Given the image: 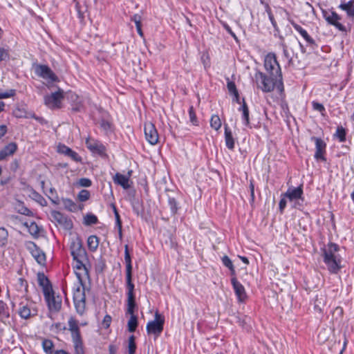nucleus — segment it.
<instances>
[{
    "label": "nucleus",
    "instance_id": "nucleus-1",
    "mask_svg": "<svg viewBox=\"0 0 354 354\" xmlns=\"http://www.w3.org/2000/svg\"><path fill=\"white\" fill-rule=\"evenodd\" d=\"M73 267L80 283V286L73 292V301L77 313L82 315L86 309L85 285L83 283V277H89L88 270L85 265L88 257L86 256L82 259L73 258Z\"/></svg>",
    "mask_w": 354,
    "mask_h": 354
},
{
    "label": "nucleus",
    "instance_id": "nucleus-2",
    "mask_svg": "<svg viewBox=\"0 0 354 354\" xmlns=\"http://www.w3.org/2000/svg\"><path fill=\"white\" fill-rule=\"evenodd\" d=\"M254 80L257 88L264 93L272 92L274 88L277 89L280 95L284 91L283 78H279L274 77V75L257 71L254 74Z\"/></svg>",
    "mask_w": 354,
    "mask_h": 354
},
{
    "label": "nucleus",
    "instance_id": "nucleus-3",
    "mask_svg": "<svg viewBox=\"0 0 354 354\" xmlns=\"http://www.w3.org/2000/svg\"><path fill=\"white\" fill-rule=\"evenodd\" d=\"M339 250L337 244L330 243L324 250V262L331 274H337L342 268V257L337 254Z\"/></svg>",
    "mask_w": 354,
    "mask_h": 354
},
{
    "label": "nucleus",
    "instance_id": "nucleus-4",
    "mask_svg": "<svg viewBox=\"0 0 354 354\" xmlns=\"http://www.w3.org/2000/svg\"><path fill=\"white\" fill-rule=\"evenodd\" d=\"M264 67L268 74L279 78H283L281 67L274 53H270L265 57Z\"/></svg>",
    "mask_w": 354,
    "mask_h": 354
},
{
    "label": "nucleus",
    "instance_id": "nucleus-5",
    "mask_svg": "<svg viewBox=\"0 0 354 354\" xmlns=\"http://www.w3.org/2000/svg\"><path fill=\"white\" fill-rule=\"evenodd\" d=\"M315 141L314 158L318 163H326L327 161L326 142L320 138H311Z\"/></svg>",
    "mask_w": 354,
    "mask_h": 354
},
{
    "label": "nucleus",
    "instance_id": "nucleus-6",
    "mask_svg": "<svg viewBox=\"0 0 354 354\" xmlns=\"http://www.w3.org/2000/svg\"><path fill=\"white\" fill-rule=\"evenodd\" d=\"M164 323V317H161L160 315L156 312L155 313L154 320L149 322L147 324L146 329L147 333L149 335H153L155 337H159L163 330Z\"/></svg>",
    "mask_w": 354,
    "mask_h": 354
},
{
    "label": "nucleus",
    "instance_id": "nucleus-7",
    "mask_svg": "<svg viewBox=\"0 0 354 354\" xmlns=\"http://www.w3.org/2000/svg\"><path fill=\"white\" fill-rule=\"evenodd\" d=\"M324 17L327 23L333 26H334L337 30L342 32L346 33L348 30L346 26H344L342 22V17L335 11H324Z\"/></svg>",
    "mask_w": 354,
    "mask_h": 354
},
{
    "label": "nucleus",
    "instance_id": "nucleus-8",
    "mask_svg": "<svg viewBox=\"0 0 354 354\" xmlns=\"http://www.w3.org/2000/svg\"><path fill=\"white\" fill-rule=\"evenodd\" d=\"M64 99V91L59 88L57 91L44 96V104L49 109H55L61 108L62 100Z\"/></svg>",
    "mask_w": 354,
    "mask_h": 354
},
{
    "label": "nucleus",
    "instance_id": "nucleus-9",
    "mask_svg": "<svg viewBox=\"0 0 354 354\" xmlns=\"http://www.w3.org/2000/svg\"><path fill=\"white\" fill-rule=\"evenodd\" d=\"M70 250L73 259H82L87 256L86 251L82 246V240L78 236L71 238L70 243Z\"/></svg>",
    "mask_w": 354,
    "mask_h": 354
},
{
    "label": "nucleus",
    "instance_id": "nucleus-10",
    "mask_svg": "<svg viewBox=\"0 0 354 354\" xmlns=\"http://www.w3.org/2000/svg\"><path fill=\"white\" fill-rule=\"evenodd\" d=\"M35 73L37 76L46 80L48 82L53 83L58 81L57 76L47 65H37L35 68Z\"/></svg>",
    "mask_w": 354,
    "mask_h": 354
},
{
    "label": "nucleus",
    "instance_id": "nucleus-11",
    "mask_svg": "<svg viewBox=\"0 0 354 354\" xmlns=\"http://www.w3.org/2000/svg\"><path fill=\"white\" fill-rule=\"evenodd\" d=\"M45 301L50 311L57 313L62 308V298L59 296H55L53 290L48 295H44Z\"/></svg>",
    "mask_w": 354,
    "mask_h": 354
},
{
    "label": "nucleus",
    "instance_id": "nucleus-12",
    "mask_svg": "<svg viewBox=\"0 0 354 354\" xmlns=\"http://www.w3.org/2000/svg\"><path fill=\"white\" fill-rule=\"evenodd\" d=\"M27 248L39 264L44 265L45 263V253L34 242H29Z\"/></svg>",
    "mask_w": 354,
    "mask_h": 354
},
{
    "label": "nucleus",
    "instance_id": "nucleus-13",
    "mask_svg": "<svg viewBox=\"0 0 354 354\" xmlns=\"http://www.w3.org/2000/svg\"><path fill=\"white\" fill-rule=\"evenodd\" d=\"M145 134L146 140L152 145L157 144L158 133L153 124L148 122L145 124Z\"/></svg>",
    "mask_w": 354,
    "mask_h": 354
},
{
    "label": "nucleus",
    "instance_id": "nucleus-14",
    "mask_svg": "<svg viewBox=\"0 0 354 354\" xmlns=\"http://www.w3.org/2000/svg\"><path fill=\"white\" fill-rule=\"evenodd\" d=\"M86 147L93 153H97L100 156L106 154V147L100 141L88 138L86 140Z\"/></svg>",
    "mask_w": 354,
    "mask_h": 354
},
{
    "label": "nucleus",
    "instance_id": "nucleus-15",
    "mask_svg": "<svg viewBox=\"0 0 354 354\" xmlns=\"http://www.w3.org/2000/svg\"><path fill=\"white\" fill-rule=\"evenodd\" d=\"M231 283L239 302H244L247 298L244 286L236 279L235 277L231 279Z\"/></svg>",
    "mask_w": 354,
    "mask_h": 354
},
{
    "label": "nucleus",
    "instance_id": "nucleus-16",
    "mask_svg": "<svg viewBox=\"0 0 354 354\" xmlns=\"http://www.w3.org/2000/svg\"><path fill=\"white\" fill-rule=\"evenodd\" d=\"M51 216L53 219L65 229L70 230L73 227V223L66 216L58 211H52Z\"/></svg>",
    "mask_w": 354,
    "mask_h": 354
},
{
    "label": "nucleus",
    "instance_id": "nucleus-17",
    "mask_svg": "<svg viewBox=\"0 0 354 354\" xmlns=\"http://www.w3.org/2000/svg\"><path fill=\"white\" fill-rule=\"evenodd\" d=\"M131 175V171L128 172V175H123L120 173H116L113 178L115 184L120 185L123 189H128L130 187L129 180Z\"/></svg>",
    "mask_w": 354,
    "mask_h": 354
},
{
    "label": "nucleus",
    "instance_id": "nucleus-18",
    "mask_svg": "<svg viewBox=\"0 0 354 354\" xmlns=\"http://www.w3.org/2000/svg\"><path fill=\"white\" fill-rule=\"evenodd\" d=\"M37 281L39 286L42 288L44 295H48V292H52V285L48 277L43 272H39L37 274Z\"/></svg>",
    "mask_w": 354,
    "mask_h": 354
},
{
    "label": "nucleus",
    "instance_id": "nucleus-19",
    "mask_svg": "<svg viewBox=\"0 0 354 354\" xmlns=\"http://www.w3.org/2000/svg\"><path fill=\"white\" fill-rule=\"evenodd\" d=\"M18 313L20 317L24 319H28L32 315L30 309V304L28 301L26 302H20Z\"/></svg>",
    "mask_w": 354,
    "mask_h": 354
},
{
    "label": "nucleus",
    "instance_id": "nucleus-20",
    "mask_svg": "<svg viewBox=\"0 0 354 354\" xmlns=\"http://www.w3.org/2000/svg\"><path fill=\"white\" fill-rule=\"evenodd\" d=\"M17 150V145L15 142H10L0 151V161L13 155Z\"/></svg>",
    "mask_w": 354,
    "mask_h": 354
},
{
    "label": "nucleus",
    "instance_id": "nucleus-21",
    "mask_svg": "<svg viewBox=\"0 0 354 354\" xmlns=\"http://www.w3.org/2000/svg\"><path fill=\"white\" fill-rule=\"evenodd\" d=\"M303 194L302 189L300 187L295 188H288L284 194V196L288 198L290 201H293L301 198Z\"/></svg>",
    "mask_w": 354,
    "mask_h": 354
},
{
    "label": "nucleus",
    "instance_id": "nucleus-22",
    "mask_svg": "<svg viewBox=\"0 0 354 354\" xmlns=\"http://www.w3.org/2000/svg\"><path fill=\"white\" fill-rule=\"evenodd\" d=\"M68 330L71 333L72 339H77V337H80V332L78 326L77 321L73 318V317H70L68 321Z\"/></svg>",
    "mask_w": 354,
    "mask_h": 354
},
{
    "label": "nucleus",
    "instance_id": "nucleus-23",
    "mask_svg": "<svg viewBox=\"0 0 354 354\" xmlns=\"http://www.w3.org/2000/svg\"><path fill=\"white\" fill-rule=\"evenodd\" d=\"M58 151L70 157L75 162H79L81 160V158L78 153L66 145L59 146Z\"/></svg>",
    "mask_w": 354,
    "mask_h": 354
},
{
    "label": "nucleus",
    "instance_id": "nucleus-24",
    "mask_svg": "<svg viewBox=\"0 0 354 354\" xmlns=\"http://www.w3.org/2000/svg\"><path fill=\"white\" fill-rule=\"evenodd\" d=\"M346 129L342 126H338L333 134V138L339 142H344L346 140Z\"/></svg>",
    "mask_w": 354,
    "mask_h": 354
},
{
    "label": "nucleus",
    "instance_id": "nucleus-25",
    "mask_svg": "<svg viewBox=\"0 0 354 354\" xmlns=\"http://www.w3.org/2000/svg\"><path fill=\"white\" fill-rule=\"evenodd\" d=\"M9 317L10 310L7 304L0 300V322L5 323Z\"/></svg>",
    "mask_w": 354,
    "mask_h": 354
},
{
    "label": "nucleus",
    "instance_id": "nucleus-26",
    "mask_svg": "<svg viewBox=\"0 0 354 354\" xmlns=\"http://www.w3.org/2000/svg\"><path fill=\"white\" fill-rule=\"evenodd\" d=\"M239 111L242 112L243 124L248 127L250 125L249 109L244 99H243V104L239 108Z\"/></svg>",
    "mask_w": 354,
    "mask_h": 354
},
{
    "label": "nucleus",
    "instance_id": "nucleus-27",
    "mask_svg": "<svg viewBox=\"0 0 354 354\" xmlns=\"http://www.w3.org/2000/svg\"><path fill=\"white\" fill-rule=\"evenodd\" d=\"M225 140L226 147L229 149L233 150L234 148V140L232 136V131L227 124L225 125Z\"/></svg>",
    "mask_w": 354,
    "mask_h": 354
},
{
    "label": "nucleus",
    "instance_id": "nucleus-28",
    "mask_svg": "<svg viewBox=\"0 0 354 354\" xmlns=\"http://www.w3.org/2000/svg\"><path fill=\"white\" fill-rule=\"evenodd\" d=\"M339 8L345 11L348 17H354V0L341 3Z\"/></svg>",
    "mask_w": 354,
    "mask_h": 354
},
{
    "label": "nucleus",
    "instance_id": "nucleus-29",
    "mask_svg": "<svg viewBox=\"0 0 354 354\" xmlns=\"http://www.w3.org/2000/svg\"><path fill=\"white\" fill-rule=\"evenodd\" d=\"M87 245L90 251L95 252L99 245V239L95 235H91L87 239Z\"/></svg>",
    "mask_w": 354,
    "mask_h": 354
},
{
    "label": "nucleus",
    "instance_id": "nucleus-30",
    "mask_svg": "<svg viewBox=\"0 0 354 354\" xmlns=\"http://www.w3.org/2000/svg\"><path fill=\"white\" fill-rule=\"evenodd\" d=\"M124 261L126 263V274L132 273L131 258L129 252L128 245H124Z\"/></svg>",
    "mask_w": 354,
    "mask_h": 354
},
{
    "label": "nucleus",
    "instance_id": "nucleus-31",
    "mask_svg": "<svg viewBox=\"0 0 354 354\" xmlns=\"http://www.w3.org/2000/svg\"><path fill=\"white\" fill-rule=\"evenodd\" d=\"M168 205L170 209L171 214L175 216L180 208L178 203L174 198L169 196Z\"/></svg>",
    "mask_w": 354,
    "mask_h": 354
},
{
    "label": "nucleus",
    "instance_id": "nucleus-32",
    "mask_svg": "<svg viewBox=\"0 0 354 354\" xmlns=\"http://www.w3.org/2000/svg\"><path fill=\"white\" fill-rule=\"evenodd\" d=\"M129 315H131V317L127 323L128 330L130 333H133L136 331L138 324V318L134 314Z\"/></svg>",
    "mask_w": 354,
    "mask_h": 354
},
{
    "label": "nucleus",
    "instance_id": "nucleus-33",
    "mask_svg": "<svg viewBox=\"0 0 354 354\" xmlns=\"http://www.w3.org/2000/svg\"><path fill=\"white\" fill-rule=\"evenodd\" d=\"M16 209L17 212L21 214L28 216H32V212L26 206H25L24 203L21 201H19Z\"/></svg>",
    "mask_w": 354,
    "mask_h": 354
},
{
    "label": "nucleus",
    "instance_id": "nucleus-34",
    "mask_svg": "<svg viewBox=\"0 0 354 354\" xmlns=\"http://www.w3.org/2000/svg\"><path fill=\"white\" fill-rule=\"evenodd\" d=\"M221 261L223 264L230 270L231 275L234 277L236 272L231 259L227 255H225L222 257Z\"/></svg>",
    "mask_w": 354,
    "mask_h": 354
},
{
    "label": "nucleus",
    "instance_id": "nucleus-35",
    "mask_svg": "<svg viewBox=\"0 0 354 354\" xmlns=\"http://www.w3.org/2000/svg\"><path fill=\"white\" fill-rule=\"evenodd\" d=\"M62 203L64 208L70 212H75L77 210V205L70 198H62Z\"/></svg>",
    "mask_w": 354,
    "mask_h": 354
},
{
    "label": "nucleus",
    "instance_id": "nucleus-36",
    "mask_svg": "<svg viewBox=\"0 0 354 354\" xmlns=\"http://www.w3.org/2000/svg\"><path fill=\"white\" fill-rule=\"evenodd\" d=\"M74 344L75 354H84L82 337L72 339Z\"/></svg>",
    "mask_w": 354,
    "mask_h": 354
},
{
    "label": "nucleus",
    "instance_id": "nucleus-37",
    "mask_svg": "<svg viewBox=\"0 0 354 354\" xmlns=\"http://www.w3.org/2000/svg\"><path fill=\"white\" fill-rule=\"evenodd\" d=\"M127 295L134 294V284L132 282V273L126 274Z\"/></svg>",
    "mask_w": 354,
    "mask_h": 354
},
{
    "label": "nucleus",
    "instance_id": "nucleus-38",
    "mask_svg": "<svg viewBox=\"0 0 354 354\" xmlns=\"http://www.w3.org/2000/svg\"><path fill=\"white\" fill-rule=\"evenodd\" d=\"M292 26L295 30L304 37V39L307 41V43L310 44V36L308 34L307 31L299 24L293 23Z\"/></svg>",
    "mask_w": 354,
    "mask_h": 354
},
{
    "label": "nucleus",
    "instance_id": "nucleus-39",
    "mask_svg": "<svg viewBox=\"0 0 354 354\" xmlns=\"http://www.w3.org/2000/svg\"><path fill=\"white\" fill-rule=\"evenodd\" d=\"M281 46L283 48V56L286 57V59L288 60V64L292 65L293 64V59H292V50H289L288 47L284 44H281Z\"/></svg>",
    "mask_w": 354,
    "mask_h": 354
},
{
    "label": "nucleus",
    "instance_id": "nucleus-40",
    "mask_svg": "<svg viewBox=\"0 0 354 354\" xmlns=\"http://www.w3.org/2000/svg\"><path fill=\"white\" fill-rule=\"evenodd\" d=\"M210 126L215 130H218L221 127V121L218 115H214L210 120Z\"/></svg>",
    "mask_w": 354,
    "mask_h": 354
},
{
    "label": "nucleus",
    "instance_id": "nucleus-41",
    "mask_svg": "<svg viewBox=\"0 0 354 354\" xmlns=\"http://www.w3.org/2000/svg\"><path fill=\"white\" fill-rule=\"evenodd\" d=\"M97 217L92 214H88L84 216V223L86 225H91L97 223Z\"/></svg>",
    "mask_w": 354,
    "mask_h": 354
},
{
    "label": "nucleus",
    "instance_id": "nucleus-42",
    "mask_svg": "<svg viewBox=\"0 0 354 354\" xmlns=\"http://www.w3.org/2000/svg\"><path fill=\"white\" fill-rule=\"evenodd\" d=\"M53 342L50 339H44L42 342L43 349L46 354L53 353Z\"/></svg>",
    "mask_w": 354,
    "mask_h": 354
},
{
    "label": "nucleus",
    "instance_id": "nucleus-43",
    "mask_svg": "<svg viewBox=\"0 0 354 354\" xmlns=\"http://www.w3.org/2000/svg\"><path fill=\"white\" fill-rule=\"evenodd\" d=\"M136 350V344L135 342V337L134 335H131L129 337L128 342V353L129 354H134Z\"/></svg>",
    "mask_w": 354,
    "mask_h": 354
},
{
    "label": "nucleus",
    "instance_id": "nucleus-44",
    "mask_svg": "<svg viewBox=\"0 0 354 354\" xmlns=\"http://www.w3.org/2000/svg\"><path fill=\"white\" fill-rule=\"evenodd\" d=\"M312 105L313 109L319 112L322 116L325 117L326 115V109L322 104L313 101Z\"/></svg>",
    "mask_w": 354,
    "mask_h": 354
},
{
    "label": "nucleus",
    "instance_id": "nucleus-45",
    "mask_svg": "<svg viewBox=\"0 0 354 354\" xmlns=\"http://www.w3.org/2000/svg\"><path fill=\"white\" fill-rule=\"evenodd\" d=\"M8 233L6 228L0 227V246H4L7 243Z\"/></svg>",
    "mask_w": 354,
    "mask_h": 354
},
{
    "label": "nucleus",
    "instance_id": "nucleus-46",
    "mask_svg": "<svg viewBox=\"0 0 354 354\" xmlns=\"http://www.w3.org/2000/svg\"><path fill=\"white\" fill-rule=\"evenodd\" d=\"M90 192L86 189H82L77 194V199L80 202H85L90 198Z\"/></svg>",
    "mask_w": 354,
    "mask_h": 354
},
{
    "label": "nucleus",
    "instance_id": "nucleus-47",
    "mask_svg": "<svg viewBox=\"0 0 354 354\" xmlns=\"http://www.w3.org/2000/svg\"><path fill=\"white\" fill-rule=\"evenodd\" d=\"M29 232L33 236H38L39 234V227L35 222H32L28 226Z\"/></svg>",
    "mask_w": 354,
    "mask_h": 354
},
{
    "label": "nucleus",
    "instance_id": "nucleus-48",
    "mask_svg": "<svg viewBox=\"0 0 354 354\" xmlns=\"http://www.w3.org/2000/svg\"><path fill=\"white\" fill-rule=\"evenodd\" d=\"M189 120L190 122L194 124L197 126L198 125V120L196 115V113L194 110V107L192 106L189 109Z\"/></svg>",
    "mask_w": 354,
    "mask_h": 354
},
{
    "label": "nucleus",
    "instance_id": "nucleus-49",
    "mask_svg": "<svg viewBox=\"0 0 354 354\" xmlns=\"http://www.w3.org/2000/svg\"><path fill=\"white\" fill-rule=\"evenodd\" d=\"M227 87L230 94H237L238 91L235 83L232 81H230L229 78H227Z\"/></svg>",
    "mask_w": 354,
    "mask_h": 354
},
{
    "label": "nucleus",
    "instance_id": "nucleus-50",
    "mask_svg": "<svg viewBox=\"0 0 354 354\" xmlns=\"http://www.w3.org/2000/svg\"><path fill=\"white\" fill-rule=\"evenodd\" d=\"M113 209H114V214H115V221H116V225L119 228V233H120V236H122V222L120 220L119 213L118 212V210L115 208V207H114Z\"/></svg>",
    "mask_w": 354,
    "mask_h": 354
},
{
    "label": "nucleus",
    "instance_id": "nucleus-51",
    "mask_svg": "<svg viewBox=\"0 0 354 354\" xmlns=\"http://www.w3.org/2000/svg\"><path fill=\"white\" fill-rule=\"evenodd\" d=\"M80 186L83 187H89L92 185V182L89 178H82L79 180L78 182Z\"/></svg>",
    "mask_w": 354,
    "mask_h": 354
},
{
    "label": "nucleus",
    "instance_id": "nucleus-52",
    "mask_svg": "<svg viewBox=\"0 0 354 354\" xmlns=\"http://www.w3.org/2000/svg\"><path fill=\"white\" fill-rule=\"evenodd\" d=\"M15 95V90L10 89L6 92H0V99H6L13 97Z\"/></svg>",
    "mask_w": 354,
    "mask_h": 354
},
{
    "label": "nucleus",
    "instance_id": "nucleus-53",
    "mask_svg": "<svg viewBox=\"0 0 354 354\" xmlns=\"http://www.w3.org/2000/svg\"><path fill=\"white\" fill-rule=\"evenodd\" d=\"M32 195H33L34 199H35L37 202H38L39 203H40L41 205H44L43 204V202H44L45 203H46V202L45 199L44 198V197H43L41 194H39L38 192H37L34 191V192H32Z\"/></svg>",
    "mask_w": 354,
    "mask_h": 354
},
{
    "label": "nucleus",
    "instance_id": "nucleus-54",
    "mask_svg": "<svg viewBox=\"0 0 354 354\" xmlns=\"http://www.w3.org/2000/svg\"><path fill=\"white\" fill-rule=\"evenodd\" d=\"M112 318L109 315H106L102 321V326L104 328H108L111 323Z\"/></svg>",
    "mask_w": 354,
    "mask_h": 354
},
{
    "label": "nucleus",
    "instance_id": "nucleus-55",
    "mask_svg": "<svg viewBox=\"0 0 354 354\" xmlns=\"http://www.w3.org/2000/svg\"><path fill=\"white\" fill-rule=\"evenodd\" d=\"M100 127L106 132L111 131V124L109 121L104 120H102L100 122Z\"/></svg>",
    "mask_w": 354,
    "mask_h": 354
},
{
    "label": "nucleus",
    "instance_id": "nucleus-56",
    "mask_svg": "<svg viewBox=\"0 0 354 354\" xmlns=\"http://www.w3.org/2000/svg\"><path fill=\"white\" fill-rule=\"evenodd\" d=\"M127 314H134L135 313V308H136V304L135 302L128 303L127 304Z\"/></svg>",
    "mask_w": 354,
    "mask_h": 354
},
{
    "label": "nucleus",
    "instance_id": "nucleus-57",
    "mask_svg": "<svg viewBox=\"0 0 354 354\" xmlns=\"http://www.w3.org/2000/svg\"><path fill=\"white\" fill-rule=\"evenodd\" d=\"M9 54L4 48H0V61H6L8 59Z\"/></svg>",
    "mask_w": 354,
    "mask_h": 354
},
{
    "label": "nucleus",
    "instance_id": "nucleus-58",
    "mask_svg": "<svg viewBox=\"0 0 354 354\" xmlns=\"http://www.w3.org/2000/svg\"><path fill=\"white\" fill-rule=\"evenodd\" d=\"M282 198H281L279 203V207L281 213H282L286 206V197L284 196V194L282 195Z\"/></svg>",
    "mask_w": 354,
    "mask_h": 354
},
{
    "label": "nucleus",
    "instance_id": "nucleus-59",
    "mask_svg": "<svg viewBox=\"0 0 354 354\" xmlns=\"http://www.w3.org/2000/svg\"><path fill=\"white\" fill-rule=\"evenodd\" d=\"M18 281H19V283L20 286L21 288H24L25 290L27 291V289H28V283H27V281L25 279H22V278H19L18 279Z\"/></svg>",
    "mask_w": 354,
    "mask_h": 354
},
{
    "label": "nucleus",
    "instance_id": "nucleus-60",
    "mask_svg": "<svg viewBox=\"0 0 354 354\" xmlns=\"http://www.w3.org/2000/svg\"><path fill=\"white\" fill-rule=\"evenodd\" d=\"M118 351V347L115 345L110 344L109 346V354H116Z\"/></svg>",
    "mask_w": 354,
    "mask_h": 354
},
{
    "label": "nucleus",
    "instance_id": "nucleus-61",
    "mask_svg": "<svg viewBox=\"0 0 354 354\" xmlns=\"http://www.w3.org/2000/svg\"><path fill=\"white\" fill-rule=\"evenodd\" d=\"M7 132V127L4 124L0 125V138H2Z\"/></svg>",
    "mask_w": 354,
    "mask_h": 354
},
{
    "label": "nucleus",
    "instance_id": "nucleus-62",
    "mask_svg": "<svg viewBox=\"0 0 354 354\" xmlns=\"http://www.w3.org/2000/svg\"><path fill=\"white\" fill-rule=\"evenodd\" d=\"M250 195L252 199L254 198V185L253 184V181L250 180Z\"/></svg>",
    "mask_w": 354,
    "mask_h": 354
},
{
    "label": "nucleus",
    "instance_id": "nucleus-63",
    "mask_svg": "<svg viewBox=\"0 0 354 354\" xmlns=\"http://www.w3.org/2000/svg\"><path fill=\"white\" fill-rule=\"evenodd\" d=\"M136 301L135 294L127 295V303H131Z\"/></svg>",
    "mask_w": 354,
    "mask_h": 354
},
{
    "label": "nucleus",
    "instance_id": "nucleus-64",
    "mask_svg": "<svg viewBox=\"0 0 354 354\" xmlns=\"http://www.w3.org/2000/svg\"><path fill=\"white\" fill-rule=\"evenodd\" d=\"M131 20L132 21H133L134 23H136V21H141V16L139 15L138 14H136L131 17Z\"/></svg>",
    "mask_w": 354,
    "mask_h": 354
}]
</instances>
